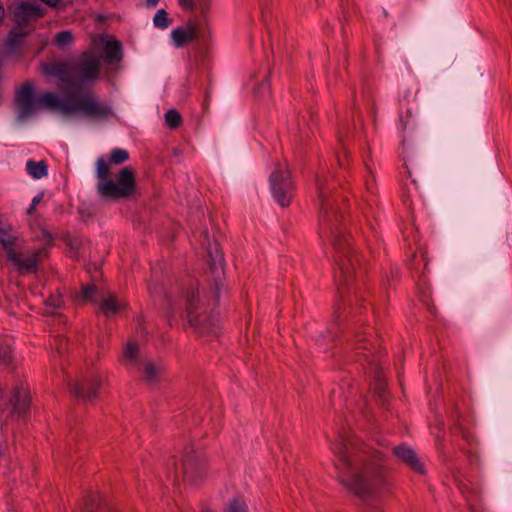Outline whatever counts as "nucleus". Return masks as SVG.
Wrapping results in <instances>:
<instances>
[{"mask_svg":"<svg viewBox=\"0 0 512 512\" xmlns=\"http://www.w3.org/2000/svg\"><path fill=\"white\" fill-rule=\"evenodd\" d=\"M27 35L26 32H22V31H18L17 29H14L12 30L10 33H9V36H8V46L10 48H15L17 47L22 39Z\"/></svg>","mask_w":512,"mask_h":512,"instance_id":"30","label":"nucleus"},{"mask_svg":"<svg viewBox=\"0 0 512 512\" xmlns=\"http://www.w3.org/2000/svg\"><path fill=\"white\" fill-rule=\"evenodd\" d=\"M126 303L120 301L113 294L103 297L99 301V310L107 317L117 314L118 312L126 309Z\"/></svg>","mask_w":512,"mask_h":512,"instance_id":"19","label":"nucleus"},{"mask_svg":"<svg viewBox=\"0 0 512 512\" xmlns=\"http://www.w3.org/2000/svg\"><path fill=\"white\" fill-rule=\"evenodd\" d=\"M41 1L44 2L46 5L53 7V8H56L60 2V0H41Z\"/></svg>","mask_w":512,"mask_h":512,"instance_id":"36","label":"nucleus"},{"mask_svg":"<svg viewBox=\"0 0 512 512\" xmlns=\"http://www.w3.org/2000/svg\"><path fill=\"white\" fill-rule=\"evenodd\" d=\"M178 3L185 10L194 9V0H178Z\"/></svg>","mask_w":512,"mask_h":512,"instance_id":"34","label":"nucleus"},{"mask_svg":"<svg viewBox=\"0 0 512 512\" xmlns=\"http://www.w3.org/2000/svg\"><path fill=\"white\" fill-rule=\"evenodd\" d=\"M129 159V153L120 148H115L111 151L109 157V163L119 165L126 162Z\"/></svg>","mask_w":512,"mask_h":512,"instance_id":"26","label":"nucleus"},{"mask_svg":"<svg viewBox=\"0 0 512 512\" xmlns=\"http://www.w3.org/2000/svg\"><path fill=\"white\" fill-rule=\"evenodd\" d=\"M35 211H36V206H33V205L31 204V206H30V207L28 208V210H27V213H28L29 215H31V214H33Z\"/></svg>","mask_w":512,"mask_h":512,"instance_id":"40","label":"nucleus"},{"mask_svg":"<svg viewBox=\"0 0 512 512\" xmlns=\"http://www.w3.org/2000/svg\"><path fill=\"white\" fill-rule=\"evenodd\" d=\"M203 512H212L211 510H204Z\"/></svg>","mask_w":512,"mask_h":512,"instance_id":"41","label":"nucleus"},{"mask_svg":"<svg viewBox=\"0 0 512 512\" xmlns=\"http://www.w3.org/2000/svg\"><path fill=\"white\" fill-rule=\"evenodd\" d=\"M207 470V461L203 453L190 449L182 459L183 478L195 482L202 478Z\"/></svg>","mask_w":512,"mask_h":512,"instance_id":"9","label":"nucleus"},{"mask_svg":"<svg viewBox=\"0 0 512 512\" xmlns=\"http://www.w3.org/2000/svg\"><path fill=\"white\" fill-rule=\"evenodd\" d=\"M10 401L13 405V412L19 416H23L30 408L31 398L26 389L21 385L15 388Z\"/></svg>","mask_w":512,"mask_h":512,"instance_id":"18","label":"nucleus"},{"mask_svg":"<svg viewBox=\"0 0 512 512\" xmlns=\"http://www.w3.org/2000/svg\"><path fill=\"white\" fill-rule=\"evenodd\" d=\"M41 72L47 76L56 77L64 85H73L72 64L65 61H51L41 64Z\"/></svg>","mask_w":512,"mask_h":512,"instance_id":"11","label":"nucleus"},{"mask_svg":"<svg viewBox=\"0 0 512 512\" xmlns=\"http://www.w3.org/2000/svg\"><path fill=\"white\" fill-rule=\"evenodd\" d=\"M37 108L59 110L64 115L81 112L83 115L96 120H105L114 116L109 104L99 101L93 93H86L76 100L64 99L52 92H45L37 98Z\"/></svg>","mask_w":512,"mask_h":512,"instance_id":"3","label":"nucleus"},{"mask_svg":"<svg viewBox=\"0 0 512 512\" xmlns=\"http://www.w3.org/2000/svg\"><path fill=\"white\" fill-rule=\"evenodd\" d=\"M45 15V9L39 5L22 2L14 10V21L18 28H23L32 21H36Z\"/></svg>","mask_w":512,"mask_h":512,"instance_id":"12","label":"nucleus"},{"mask_svg":"<svg viewBox=\"0 0 512 512\" xmlns=\"http://www.w3.org/2000/svg\"><path fill=\"white\" fill-rule=\"evenodd\" d=\"M210 304L212 300L216 303L218 300V293L214 292L210 300H206L205 296H202L198 290V287L193 281H191L190 289L186 292V312L187 319L197 334L203 337L217 336L219 326L218 319L208 315L204 307L205 303Z\"/></svg>","mask_w":512,"mask_h":512,"instance_id":"5","label":"nucleus"},{"mask_svg":"<svg viewBox=\"0 0 512 512\" xmlns=\"http://www.w3.org/2000/svg\"><path fill=\"white\" fill-rule=\"evenodd\" d=\"M340 483L361 499L390 493L393 482L384 455L356 437L342 438L334 448Z\"/></svg>","mask_w":512,"mask_h":512,"instance_id":"1","label":"nucleus"},{"mask_svg":"<svg viewBox=\"0 0 512 512\" xmlns=\"http://www.w3.org/2000/svg\"><path fill=\"white\" fill-rule=\"evenodd\" d=\"M141 378L149 385H157L163 381L165 376V367L153 361H146L141 366H138Z\"/></svg>","mask_w":512,"mask_h":512,"instance_id":"17","label":"nucleus"},{"mask_svg":"<svg viewBox=\"0 0 512 512\" xmlns=\"http://www.w3.org/2000/svg\"><path fill=\"white\" fill-rule=\"evenodd\" d=\"M68 245L74 250L71 257H77L80 243L77 240H69Z\"/></svg>","mask_w":512,"mask_h":512,"instance_id":"35","label":"nucleus"},{"mask_svg":"<svg viewBox=\"0 0 512 512\" xmlns=\"http://www.w3.org/2000/svg\"><path fill=\"white\" fill-rule=\"evenodd\" d=\"M139 345L135 340H129L124 348L121 363L126 366H138Z\"/></svg>","mask_w":512,"mask_h":512,"instance_id":"21","label":"nucleus"},{"mask_svg":"<svg viewBox=\"0 0 512 512\" xmlns=\"http://www.w3.org/2000/svg\"><path fill=\"white\" fill-rule=\"evenodd\" d=\"M165 121L170 128L175 129L181 125L182 116L177 110L170 109L165 114Z\"/></svg>","mask_w":512,"mask_h":512,"instance_id":"28","label":"nucleus"},{"mask_svg":"<svg viewBox=\"0 0 512 512\" xmlns=\"http://www.w3.org/2000/svg\"><path fill=\"white\" fill-rule=\"evenodd\" d=\"M225 512H248L247 504L241 499H233L227 506Z\"/></svg>","mask_w":512,"mask_h":512,"instance_id":"32","label":"nucleus"},{"mask_svg":"<svg viewBox=\"0 0 512 512\" xmlns=\"http://www.w3.org/2000/svg\"><path fill=\"white\" fill-rule=\"evenodd\" d=\"M102 385L103 378L99 374H89L71 383L69 392L79 401H94L98 398Z\"/></svg>","mask_w":512,"mask_h":512,"instance_id":"8","label":"nucleus"},{"mask_svg":"<svg viewBox=\"0 0 512 512\" xmlns=\"http://www.w3.org/2000/svg\"><path fill=\"white\" fill-rule=\"evenodd\" d=\"M98 294H99V292L95 285H89V286L83 287V289H82L83 299L90 301L92 303H96V302L100 301Z\"/></svg>","mask_w":512,"mask_h":512,"instance_id":"29","label":"nucleus"},{"mask_svg":"<svg viewBox=\"0 0 512 512\" xmlns=\"http://www.w3.org/2000/svg\"><path fill=\"white\" fill-rule=\"evenodd\" d=\"M159 0H146V4L148 7H155L158 4Z\"/></svg>","mask_w":512,"mask_h":512,"instance_id":"38","label":"nucleus"},{"mask_svg":"<svg viewBox=\"0 0 512 512\" xmlns=\"http://www.w3.org/2000/svg\"><path fill=\"white\" fill-rule=\"evenodd\" d=\"M393 455L408 466L411 470L416 473L424 474L425 469L423 463L418 458L415 451L406 444L395 446L392 449Z\"/></svg>","mask_w":512,"mask_h":512,"instance_id":"14","label":"nucleus"},{"mask_svg":"<svg viewBox=\"0 0 512 512\" xmlns=\"http://www.w3.org/2000/svg\"><path fill=\"white\" fill-rule=\"evenodd\" d=\"M101 507V496L98 493H89L84 503V512H94Z\"/></svg>","mask_w":512,"mask_h":512,"instance_id":"25","label":"nucleus"},{"mask_svg":"<svg viewBox=\"0 0 512 512\" xmlns=\"http://www.w3.org/2000/svg\"><path fill=\"white\" fill-rule=\"evenodd\" d=\"M153 22L157 28L166 29L172 20L168 18V13L164 9H160L156 12Z\"/></svg>","mask_w":512,"mask_h":512,"instance_id":"27","label":"nucleus"},{"mask_svg":"<svg viewBox=\"0 0 512 512\" xmlns=\"http://www.w3.org/2000/svg\"><path fill=\"white\" fill-rule=\"evenodd\" d=\"M74 83L93 82L99 78L100 59L94 51L83 52L72 63Z\"/></svg>","mask_w":512,"mask_h":512,"instance_id":"7","label":"nucleus"},{"mask_svg":"<svg viewBox=\"0 0 512 512\" xmlns=\"http://www.w3.org/2000/svg\"><path fill=\"white\" fill-rule=\"evenodd\" d=\"M207 254L210 260V266L214 267L222 266L224 263V256L217 242L209 243L207 247Z\"/></svg>","mask_w":512,"mask_h":512,"instance_id":"24","label":"nucleus"},{"mask_svg":"<svg viewBox=\"0 0 512 512\" xmlns=\"http://www.w3.org/2000/svg\"><path fill=\"white\" fill-rule=\"evenodd\" d=\"M96 177L99 180L97 191L103 198L111 200L127 199L135 193L136 177L131 166L122 168L118 172L115 181H113L110 179L109 162L104 158H98L96 161Z\"/></svg>","mask_w":512,"mask_h":512,"instance_id":"4","label":"nucleus"},{"mask_svg":"<svg viewBox=\"0 0 512 512\" xmlns=\"http://www.w3.org/2000/svg\"><path fill=\"white\" fill-rule=\"evenodd\" d=\"M199 36V25L189 21L171 32V39L175 47L181 48L196 40Z\"/></svg>","mask_w":512,"mask_h":512,"instance_id":"13","label":"nucleus"},{"mask_svg":"<svg viewBox=\"0 0 512 512\" xmlns=\"http://www.w3.org/2000/svg\"><path fill=\"white\" fill-rule=\"evenodd\" d=\"M27 173L34 179H41L48 174V166L44 160H28L26 163Z\"/></svg>","mask_w":512,"mask_h":512,"instance_id":"23","label":"nucleus"},{"mask_svg":"<svg viewBox=\"0 0 512 512\" xmlns=\"http://www.w3.org/2000/svg\"><path fill=\"white\" fill-rule=\"evenodd\" d=\"M73 42V35L70 31H61L55 36V43L59 47L70 45Z\"/></svg>","mask_w":512,"mask_h":512,"instance_id":"31","label":"nucleus"},{"mask_svg":"<svg viewBox=\"0 0 512 512\" xmlns=\"http://www.w3.org/2000/svg\"><path fill=\"white\" fill-rule=\"evenodd\" d=\"M353 350H363L364 352H358L359 354H363L367 356L365 352H371L374 347V343L370 338L367 337L366 332H359L354 336V339L351 342Z\"/></svg>","mask_w":512,"mask_h":512,"instance_id":"22","label":"nucleus"},{"mask_svg":"<svg viewBox=\"0 0 512 512\" xmlns=\"http://www.w3.org/2000/svg\"><path fill=\"white\" fill-rule=\"evenodd\" d=\"M44 250H37L26 252L23 254L14 253L15 258H8V260L21 272H34L37 270L39 258Z\"/></svg>","mask_w":512,"mask_h":512,"instance_id":"16","label":"nucleus"},{"mask_svg":"<svg viewBox=\"0 0 512 512\" xmlns=\"http://www.w3.org/2000/svg\"><path fill=\"white\" fill-rule=\"evenodd\" d=\"M332 188L326 178L317 179L321 235L331 241L334 249L333 257L338 266L336 272L338 289L344 290L362 272V266L358 253L351 246L349 237L340 229L343 214L334 208L337 197L332 194Z\"/></svg>","mask_w":512,"mask_h":512,"instance_id":"2","label":"nucleus"},{"mask_svg":"<svg viewBox=\"0 0 512 512\" xmlns=\"http://www.w3.org/2000/svg\"><path fill=\"white\" fill-rule=\"evenodd\" d=\"M271 187L277 202L282 206H288L293 197V183L290 179V171L287 163L278 164L270 177Z\"/></svg>","mask_w":512,"mask_h":512,"instance_id":"6","label":"nucleus"},{"mask_svg":"<svg viewBox=\"0 0 512 512\" xmlns=\"http://www.w3.org/2000/svg\"><path fill=\"white\" fill-rule=\"evenodd\" d=\"M19 365L20 361L14 353L13 340L7 337H0V369L13 372Z\"/></svg>","mask_w":512,"mask_h":512,"instance_id":"15","label":"nucleus"},{"mask_svg":"<svg viewBox=\"0 0 512 512\" xmlns=\"http://www.w3.org/2000/svg\"><path fill=\"white\" fill-rule=\"evenodd\" d=\"M123 58L121 42L118 40L107 41L104 45V60L108 64L118 63Z\"/></svg>","mask_w":512,"mask_h":512,"instance_id":"20","label":"nucleus"},{"mask_svg":"<svg viewBox=\"0 0 512 512\" xmlns=\"http://www.w3.org/2000/svg\"><path fill=\"white\" fill-rule=\"evenodd\" d=\"M42 198H43V193H40L38 194L37 196H35L32 200V205L33 206H37L41 201H42Z\"/></svg>","mask_w":512,"mask_h":512,"instance_id":"37","label":"nucleus"},{"mask_svg":"<svg viewBox=\"0 0 512 512\" xmlns=\"http://www.w3.org/2000/svg\"><path fill=\"white\" fill-rule=\"evenodd\" d=\"M468 459H469V461H473L474 459H475V460H477V459H478V457H477V455H476V454H474V453H472V452H469V453H468Z\"/></svg>","mask_w":512,"mask_h":512,"instance_id":"39","label":"nucleus"},{"mask_svg":"<svg viewBox=\"0 0 512 512\" xmlns=\"http://www.w3.org/2000/svg\"><path fill=\"white\" fill-rule=\"evenodd\" d=\"M46 304L51 306V307H54V308L60 307L61 304H62V298L59 295H57V296H50L46 300Z\"/></svg>","mask_w":512,"mask_h":512,"instance_id":"33","label":"nucleus"},{"mask_svg":"<svg viewBox=\"0 0 512 512\" xmlns=\"http://www.w3.org/2000/svg\"><path fill=\"white\" fill-rule=\"evenodd\" d=\"M33 93V85L29 82H26L16 91L15 103L20 120L26 119L37 109Z\"/></svg>","mask_w":512,"mask_h":512,"instance_id":"10","label":"nucleus"}]
</instances>
